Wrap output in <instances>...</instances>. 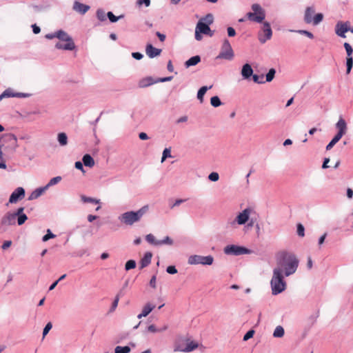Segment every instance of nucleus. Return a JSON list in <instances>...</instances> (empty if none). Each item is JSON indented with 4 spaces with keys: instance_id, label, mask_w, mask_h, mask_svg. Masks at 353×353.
<instances>
[{
    "instance_id": "obj_1",
    "label": "nucleus",
    "mask_w": 353,
    "mask_h": 353,
    "mask_svg": "<svg viewBox=\"0 0 353 353\" xmlns=\"http://www.w3.org/2000/svg\"><path fill=\"white\" fill-rule=\"evenodd\" d=\"M299 263V261L295 254L283 251L278 254L276 267L274 270L279 269L280 273L289 276L296 272Z\"/></svg>"
},
{
    "instance_id": "obj_2",
    "label": "nucleus",
    "mask_w": 353,
    "mask_h": 353,
    "mask_svg": "<svg viewBox=\"0 0 353 353\" xmlns=\"http://www.w3.org/2000/svg\"><path fill=\"white\" fill-rule=\"evenodd\" d=\"M258 219L259 214L255 209L253 207L248 206L239 212L235 219L230 221L229 224L232 227H235L236 225H243L248 223V228H252L257 222Z\"/></svg>"
},
{
    "instance_id": "obj_3",
    "label": "nucleus",
    "mask_w": 353,
    "mask_h": 353,
    "mask_svg": "<svg viewBox=\"0 0 353 353\" xmlns=\"http://www.w3.org/2000/svg\"><path fill=\"white\" fill-rule=\"evenodd\" d=\"M149 210L148 205H143L137 211H128L118 217V219L126 225H132L134 223L141 221L143 216L147 213Z\"/></svg>"
},
{
    "instance_id": "obj_4",
    "label": "nucleus",
    "mask_w": 353,
    "mask_h": 353,
    "mask_svg": "<svg viewBox=\"0 0 353 353\" xmlns=\"http://www.w3.org/2000/svg\"><path fill=\"white\" fill-rule=\"evenodd\" d=\"M286 282L284 280L283 274L280 273L279 270H273V274L270 281L272 294L277 295L286 289Z\"/></svg>"
},
{
    "instance_id": "obj_5",
    "label": "nucleus",
    "mask_w": 353,
    "mask_h": 353,
    "mask_svg": "<svg viewBox=\"0 0 353 353\" xmlns=\"http://www.w3.org/2000/svg\"><path fill=\"white\" fill-rule=\"evenodd\" d=\"M336 128L338 130V132L336 134L334 137V138L331 140V141L327 145L326 150H331L333 146L339 141V140L342 138V137L345 134L347 128V123L345 121L340 118L338 121V122L336 123Z\"/></svg>"
},
{
    "instance_id": "obj_6",
    "label": "nucleus",
    "mask_w": 353,
    "mask_h": 353,
    "mask_svg": "<svg viewBox=\"0 0 353 353\" xmlns=\"http://www.w3.org/2000/svg\"><path fill=\"white\" fill-rule=\"evenodd\" d=\"M314 13L315 9L314 7L306 8L304 14V21L306 23L317 26L323 21V14L322 13H317L316 14Z\"/></svg>"
},
{
    "instance_id": "obj_7",
    "label": "nucleus",
    "mask_w": 353,
    "mask_h": 353,
    "mask_svg": "<svg viewBox=\"0 0 353 353\" xmlns=\"http://www.w3.org/2000/svg\"><path fill=\"white\" fill-rule=\"evenodd\" d=\"M252 12L246 14V17L249 20L256 23H261L265 19V10L259 4H252Z\"/></svg>"
},
{
    "instance_id": "obj_8",
    "label": "nucleus",
    "mask_w": 353,
    "mask_h": 353,
    "mask_svg": "<svg viewBox=\"0 0 353 353\" xmlns=\"http://www.w3.org/2000/svg\"><path fill=\"white\" fill-rule=\"evenodd\" d=\"M214 31L212 30L210 26L202 21H199L195 27L194 37L196 41H201L203 39L202 34L212 37Z\"/></svg>"
},
{
    "instance_id": "obj_9",
    "label": "nucleus",
    "mask_w": 353,
    "mask_h": 353,
    "mask_svg": "<svg viewBox=\"0 0 353 353\" xmlns=\"http://www.w3.org/2000/svg\"><path fill=\"white\" fill-rule=\"evenodd\" d=\"M214 262V257L212 255L201 256L193 254L188 257V263L190 265H211Z\"/></svg>"
},
{
    "instance_id": "obj_10",
    "label": "nucleus",
    "mask_w": 353,
    "mask_h": 353,
    "mask_svg": "<svg viewBox=\"0 0 353 353\" xmlns=\"http://www.w3.org/2000/svg\"><path fill=\"white\" fill-rule=\"evenodd\" d=\"M223 252L227 255L240 256L243 254H250L252 250L243 246L237 245H228L224 248Z\"/></svg>"
},
{
    "instance_id": "obj_11",
    "label": "nucleus",
    "mask_w": 353,
    "mask_h": 353,
    "mask_svg": "<svg viewBox=\"0 0 353 353\" xmlns=\"http://www.w3.org/2000/svg\"><path fill=\"white\" fill-rule=\"evenodd\" d=\"M234 52L229 41L228 39H225L223 42L221 52L216 59L232 60L234 58Z\"/></svg>"
},
{
    "instance_id": "obj_12",
    "label": "nucleus",
    "mask_w": 353,
    "mask_h": 353,
    "mask_svg": "<svg viewBox=\"0 0 353 353\" xmlns=\"http://www.w3.org/2000/svg\"><path fill=\"white\" fill-rule=\"evenodd\" d=\"M272 35V31L270 24L268 22H264L261 31L259 33V40L261 43H265L270 39Z\"/></svg>"
},
{
    "instance_id": "obj_13",
    "label": "nucleus",
    "mask_w": 353,
    "mask_h": 353,
    "mask_svg": "<svg viewBox=\"0 0 353 353\" xmlns=\"http://www.w3.org/2000/svg\"><path fill=\"white\" fill-rule=\"evenodd\" d=\"M344 48L346 50V52H347V58H346V67H347V69H346V73L347 74H350V72H351V70L352 68V66H353V58H352V52H353V49L352 48V46H350V43H344Z\"/></svg>"
},
{
    "instance_id": "obj_14",
    "label": "nucleus",
    "mask_w": 353,
    "mask_h": 353,
    "mask_svg": "<svg viewBox=\"0 0 353 353\" xmlns=\"http://www.w3.org/2000/svg\"><path fill=\"white\" fill-rule=\"evenodd\" d=\"M16 223V211L8 212L1 218V224L3 226L14 225Z\"/></svg>"
},
{
    "instance_id": "obj_15",
    "label": "nucleus",
    "mask_w": 353,
    "mask_h": 353,
    "mask_svg": "<svg viewBox=\"0 0 353 353\" xmlns=\"http://www.w3.org/2000/svg\"><path fill=\"white\" fill-rule=\"evenodd\" d=\"M24 196L25 190L21 187H19L10 196L9 203H16L19 200L23 199Z\"/></svg>"
},
{
    "instance_id": "obj_16",
    "label": "nucleus",
    "mask_w": 353,
    "mask_h": 353,
    "mask_svg": "<svg viewBox=\"0 0 353 353\" xmlns=\"http://www.w3.org/2000/svg\"><path fill=\"white\" fill-rule=\"evenodd\" d=\"M349 29H347V21L343 22L339 21L335 26V32L336 34L342 37L345 38V33L348 32Z\"/></svg>"
},
{
    "instance_id": "obj_17",
    "label": "nucleus",
    "mask_w": 353,
    "mask_h": 353,
    "mask_svg": "<svg viewBox=\"0 0 353 353\" xmlns=\"http://www.w3.org/2000/svg\"><path fill=\"white\" fill-rule=\"evenodd\" d=\"M161 52V49L154 48L151 43H148L145 46V53L147 56L150 59H153L157 56H159Z\"/></svg>"
},
{
    "instance_id": "obj_18",
    "label": "nucleus",
    "mask_w": 353,
    "mask_h": 353,
    "mask_svg": "<svg viewBox=\"0 0 353 353\" xmlns=\"http://www.w3.org/2000/svg\"><path fill=\"white\" fill-rule=\"evenodd\" d=\"M23 211L24 208L23 207L19 208L16 210V221L19 225H23L28 219V216L26 214L23 213Z\"/></svg>"
},
{
    "instance_id": "obj_19",
    "label": "nucleus",
    "mask_w": 353,
    "mask_h": 353,
    "mask_svg": "<svg viewBox=\"0 0 353 353\" xmlns=\"http://www.w3.org/2000/svg\"><path fill=\"white\" fill-rule=\"evenodd\" d=\"M72 8L77 12L84 14L90 10V6L76 1Z\"/></svg>"
},
{
    "instance_id": "obj_20",
    "label": "nucleus",
    "mask_w": 353,
    "mask_h": 353,
    "mask_svg": "<svg viewBox=\"0 0 353 353\" xmlns=\"http://www.w3.org/2000/svg\"><path fill=\"white\" fill-rule=\"evenodd\" d=\"M242 77L244 79H248L253 74V70L249 63H245L243 65L241 71Z\"/></svg>"
},
{
    "instance_id": "obj_21",
    "label": "nucleus",
    "mask_w": 353,
    "mask_h": 353,
    "mask_svg": "<svg viewBox=\"0 0 353 353\" xmlns=\"http://www.w3.org/2000/svg\"><path fill=\"white\" fill-rule=\"evenodd\" d=\"M157 83V80H154L151 77H147L139 80L138 86L141 88H146Z\"/></svg>"
},
{
    "instance_id": "obj_22",
    "label": "nucleus",
    "mask_w": 353,
    "mask_h": 353,
    "mask_svg": "<svg viewBox=\"0 0 353 353\" xmlns=\"http://www.w3.org/2000/svg\"><path fill=\"white\" fill-rule=\"evenodd\" d=\"M57 38L66 43L74 42L72 37L64 30H59L57 31Z\"/></svg>"
},
{
    "instance_id": "obj_23",
    "label": "nucleus",
    "mask_w": 353,
    "mask_h": 353,
    "mask_svg": "<svg viewBox=\"0 0 353 353\" xmlns=\"http://www.w3.org/2000/svg\"><path fill=\"white\" fill-rule=\"evenodd\" d=\"M154 307V305L150 303H146L143 307L142 312L137 316L138 319L147 316Z\"/></svg>"
},
{
    "instance_id": "obj_24",
    "label": "nucleus",
    "mask_w": 353,
    "mask_h": 353,
    "mask_svg": "<svg viewBox=\"0 0 353 353\" xmlns=\"http://www.w3.org/2000/svg\"><path fill=\"white\" fill-rule=\"evenodd\" d=\"M152 257V254L150 252H147L146 253H145L143 257L141 259L140 268L142 269L148 266L151 263Z\"/></svg>"
},
{
    "instance_id": "obj_25",
    "label": "nucleus",
    "mask_w": 353,
    "mask_h": 353,
    "mask_svg": "<svg viewBox=\"0 0 353 353\" xmlns=\"http://www.w3.org/2000/svg\"><path fill=\"white\" fill-rule=\"evenodd\" d=\"M47 190L43 187H40L39 188H37L34 190L29 196L28 200H34L39 198L40 196H41L44 192H46Z\"/></svg>"
},
{
    "instance_id": "obj_26",
    "label": "nucleus",
    "mask_w": 353,
    "mask_h": 353,
    "mask_svg": "<svg viewBox=\"0 0 353 353\" xmlns=\"http://www.w3.org/2000/svg\"><path fill=\"white\" fill-rule=\"evenodd\" d=\"M55 48L59 50H73L75 48V44L74 42L66 43L65 44L58 42L56 43Z\"/></svg>"
},
{
    "instance_id": "obj_27",
    "label": "nucleus",
    "mask_w": 353,
    "mask_h": 353,
    "mask_svg": "<svg viewBox=\"0 0 353 353\" xmlns=\"http://www.w3.org/2000/svg\"><path fill=\"white\" fill-rule=\"evenodd\" d=\"M201 61V57L199 55L192 57L185 62V68H190L197 65Z\"/></svg>"
},
{
    "instance_id": "obj_28",
    "label": "nucleus",
    "mask_w": 353,
    "mask_h": 353,
    "mask_svg": "<svg viewBox=\"0 0 353 353\" xmlns=\"http://www.w3.org/2000/svg\"><path fill=\"white\" fill-rule=\"evenodd\" d=\"M198 346L199 345L197 343L192 341L188 342L186 346L184 348L179 349V350L184 352H190L196 349Z\"/></svg>"
},
{
    "instance_id": "obj_29",
    "label": "nucleus",
    "mask_w": 353,
    "mask_h": 353,
    "mask_svg": "<svg viewBox=\"0 0 353 353\" xmlns=\"http://www.w3.org/2000/svg\"><path fill=\"white\" fill-rule=\"evenodd\" d=\"M83 163L85 166L92 168L94 165V160L91 155L86 154L83 157Z\"/></svg>"
},
{
    "instance_id": "obj_30",
    "label": "nucleus",
    "mask_w": 353,
    "mask_h": 353,
    "mask_svg": "<svg viewBox=\"0 0 353 353\" xmlns=\"http://www.w3.org/2000/svg\"><path fill=\"white\" fill-rule=\"evenodd\" d=\"M212 88V85H211L210 86H203L197 92V99L200 101L201 103H202L203 101L204 94L208 90L211 89Z\"/></svg>"
},
{
    "instance_id": "obj_31",
    "label": "nucleus",
    "mask_w": 353,
    "mask_h": 353,
    "mask_svg": "<svg viewBox=\"0 0 353 353\" xmlns=\"http://www.w3.org/2000/svg\"><path fill=\"white\" fill-rule=\"evenodd\" d=\"M57 141L60 145L65 146L68 144V137L65 132H60L57 135Z\"/></svg>"
},
{
    "instance_id": "obj_32",
    "label": "nucleus",
    "mask_w": 353,
    "mask_h": 353,
    "mask_svg": "<svg viewBox=\"0 0 353 353\" xmlns=\"http://www.w3.org/2000/svg\"><path fill=\"white\" fill-rule=\"evenodd\" d=\"M14 94L15 92L12 89L8 88L0 95V101L5 98L14 97Z\"/></svg>"
},
{
    "instance_id": "obj_33",
    "label": "nucleus",
    "mask_w": 353,
    "mask_h": 353,
    "mask_svg": "<svg viewBox=\"0 0 353 353\" xmlns=\"http://www.w3.org/2000/svg\"><path fill=\"white\" fill-rule=\"evenodd\" d=\"M62 178L60 176H57L52 178L49 182L45 185L46 190H48L50 187L53 186L59 183L61 181Z\"/></svg>"
},
{
    "instance_id": "obj_34",
    "label": "nucleus",
    "mask_w": 353,
    "mask_h": 353,
    "mask_svg": "<svg viewBox=\"0 0 353 353\" xmlns=\"http://www.w3.org/2000/svg\"><path fill=\"white\" fill-rule=\"evenodd\" d=\"M284 334L285 331L283 327L281 325H278L273 332V336L275 338H281L283 336Z\"/></svg>"
},
{
    "instance_id": "obj_35",
    "label": "nucleus",
    "mask_w": 353,
    "mask_h": 353,
    "mask_svg": "<svg viewBox=\"0 0 353 353\" xmlns=\"http://www.w3.org/2000/svg\"><path fill=\"white\" fill-rule=\"evenodd\" d=\"M145 240L150 244L160 245V243H159V240H157L155 236L152 234H147L145 236Z\"/></svg>"
},
{
    "instance_id": "obj_36",
    "label": "nucleus",
    "mask_w": 353,
    "mask_h": 353,
    "mask_svg": "<svg viewBox=\"0 0 353 353\" xmlns=\"http://www.w3.org/2000/svg\"><path fill=\"white\" fill-rule=\"evenodd\" d=\"M107 17L109 19L110 22L115 23L118 20L123 19L124 17V15L121 14L118 17H116L112 12H108Z\"/></svg>"
},
{
    "instance_id": "obj_37",
    "label": "nucleus",
    "mask_w": 353,
    "mask_h": 353,
    "mask_svg": "<svg viewBox=\"0 0 353 353\" xmlns=\"http://www.w3.org/2000/svg\"><path fill=\"white\" fill-rule=\"evenodd\" d=\"M131 349L129 346H117L114 353H129Z\"/></svg>"
},
{
    "instance_id": "obj_38",
    "label": "nucleus",
    "mask_w": 353,
    "mask_h": 353,
    "mask_svg": "<svg viewBox=\"0 0 353 353\" xmlns=\"http://www.w3.org/2000/svg\"><path fill=\"white\" fill-rule=\"evenodd\" d=\"M199 21H202L203 23H205L210 26L214 21V17L210 13L206 14L204 17H202Z\"/></svg>"
},
{
    "instance_id": "obj_39",
    "label": "nucleus",
    "mask_w": 353,
    "mask_h": 353,
    "mask_svg": "<svg viewBox=\"0 0 353 353\" xmlns=\"http://www.w3.org/2000/svg\"><path fill=\"white\" fill-rule=\"evenodd\" d=\"M97 17L101 21H104L106 20L107 14L102 9H98L97 10Z\"/></svg>"
},
{
    "instance_id": "obj_40",
    "label": "nucleus",
    "mask_w": 353,
    "mask_h": 353,
    "mask_svg": "<svg viewBox=\"0 0 353 353\" xmlns=\"http://www.w3.org/2000/svg\"><path fill=\"white\" fill-rule=\"evenodd\" d=\"M210 103L213 107L217 108L221 105V101L219 97L214 96L210 99Z\"/></svg>"
},
{
    "instance_id": "obj_41",
    "label": "nucleus",
    "mask_w": 353,
    "mask_h": 353,
    "mask_svg": "<svg viewBox=\"0 0 353 353\" xmlns=\"http://www.w3.org/2000/svg\"><path fill=\"white\" fill-rule=\"evenodd\" d=\"M276 70L274 68H271L266 74L265 78L267 82H270L274 78Z\"/></svg>"
},
{
    "instance_id": "obj_42",
    "label": "nucleus",
    "mask_w": 353,
    "mask_h": 353,
    "mask_svg": "<svg viewBox=\"0 0 353 353\" xmlns=\"http://www.w3.org/2000/svg\"><path fill=\"white\" fill-rule=\"evenodd\" d=\"M81 201L84 203H99V200H97V199H93L91 197H88L84 195H82L81 196Z\"/></svg>"
},
{
    "instance_id": "obj_43",
    "label": "nucleus",
    "mask_w": 353,
    "mask_h": 353,
    "mask_svg": "<svg viewBox=\"0 0 353 353\" xmlns=\"http://www.w3.org/2000/svg\"><path fill=\"white\" fill-rule=\"evenodd\" d=\"M136 267V261L134 260H129L125 263V269L126 271L134 269Z\"/></svg>"
},
{
    "instance_id": "obj_44",
    "label": "nucleus",
    "mask_w": 353,
    "mask_h": 353,
    "mask_svg": "<svg viewBox=\"0 0 353 353\" xmlns=\"http://www.w3.org/2000/svg\"><path fill=\"white\" fill-rule=\"evenodd\" d=\"M120 296H121V292L118 293L115 298H114V300L113 301L112 303V306H111V308H110V311L112 312L114 311L117 307L118 306V303H119V299H120Z\"/></svg>"
},
{
    "instance_id": "obj_45",
    "label": "nucleus",
    "mask_w": 353,
    "mask_h": 353,
    "mask_svg": "<svg viewBox=\"0 0 353 353\" xmlns=\"http://www.w3.org/2000/svg\"><path fill=\"white\" fill-rule=\"evenodd\" d=\"M292 32H298L301 34H303V35H305L306 37H307L308 38L310 39H313L314 38V35L312 32L307 31V30H291Z\"/></svg>"
},
{
    "instance_id": "obj_46",
    "label": "nucleus",
    "mask_w": 353,
    "mask_h": 353,
    "mask_svg": "<svg viewBox=\"0 0 353 353\" xmlns=\"http://www.w3.org/2000/svg\"><path fill=\"white\" fill-rule=\"evenodd\" d=\"M168 157H171V150L170 148H165L163 151L161 162L163 163Z\"/></svg>"
},
{
    "instance_id": "obj_47",
    "label": "nucleus",
    "mask_w": 353,
    "mask_h": 353,
    "mask_svg": "<svg viewBox=\"0 0 353 353\" xmlns=\"http://www.w3.org/2000/svg\"><path fill=\"white\" fill-rule=\"evenodd\" d=\"M54 237H55V235L53 233H52V232L50 231V229H48V230H47V234L43 236L42 241L46 242V241H48L49 239H53Z\"/></svg>"
},
{
    "instance_id": "obj_48",
    "label": "nucleus",
    "mask_w": 353,
    "mask_h": 353,
    "mask_svg": "<svg viewBox=\"0 0 353 353\" xmlns=\"http://www.w3.org/2000/svg\"><path fill=\"white\" fill-rule=\"evenodd\" d=\"M219 179V175L217 172H213L208 175V179L211 181H217Z\"/></svg>"
},
{
    "instance_id": "obj_49",
    "label": "nucleus",
    "mask_w": 353,
    "mask_h": 353,
    "mask_svg": "<svg viewBox=\"0 0 353 353\" xmlns=\"http://www.w3.org/2000/svg\"><path fill=\"white\" fill-rule=\"evenodd\" d=\"M297 234L301 237L305 235V228L301 223L297 225Z\"/></svg>"
},
{
    "instance_id": "obj_50",
    "label": "nucleus",
    "mask_w": 353,
    "mask_h": 353,
    "mask_svg": "<svg viewBox=\"0 0 353 353\" xmlns=\"http://www.w3.org/2000/svg\"><path fill=\"white\" fill-rule=\"evenodd\" d=\"M159 243H160V245L163 244L172 245L173 241L169 236H165L163 240L159 241Z\"/></svg>"
},
{
    "instance_id": "obj_51",
    "label": "nucleus",
    "mask_w": 353,
    "mask_h": 353,
    "mask_svg": "<svg viewBox=\"0 0 353 353\" xmlns=\"http://www.w3.org/2000/svg\"><path fill=\"white\" fill-rule=\"evenodd\" d=\"M263 76L259 77L257 74H252V79L256 83H264Z\"/></svg>"
},
{
    "instance_id": "obj_52",
    "label": "nucleus",
    "mask_w": 353,
    "mask_h": 353,
    "mask_svg": "<svg viewBox=\"0 0 353 353\" xmlns=\"http://www.w3.org/2000/svg\"><path fill=\"white\" fill-rule=\"evenodd\" d=\"M136 3L139 7L142 5H144L145 7H148L150 5V0H137Z\"/></svg>"
},
{
    "instance_id": "obj_53",
    "label": "nucleus",
    "mask_w": 353,
    "mask_h": 353,
    "mask_svg": "<svg viewBox=\"0 0 353 353\" xmlns=\"http://www.w3.org/2000/svg\"><path fill=\"white\" fill-rule=\"evenodd\" d=\"M52 325L50 322L48 323L44 329H43V337H44L48 332L49 331L52 329Z\"/></svg>"
},
{
    "instance_id": "obj_54",
    "label": "nucleus",
    "mask_w": 353,
    "mask_h": 353,
    "mask_svg": "<svg viewBox=\"0 0 353 353\" xmlns=\"http://www.w3.org/2000/svg\"><path fill=\"white\" fill-rule=\"evenodd\" d=\"M254 334V330H250L244 335L243 341H248L250 339L252 338Z\"/></svg>"
},
{
    "instance_id": "obj_55",
    "label": "nucleus",
    "mask_w": 353,
    "mask_h": 353,
    "mask_svg": "<svg viewBox=\"0 0 353 353\" xmlns=\"http://www.w3.org/2000/svg\"><path fill=\"white\" fill-rule=\"evenodd\" d=\"M166 272L168 273V274H176L177 272V270L176 268H175V266L174 265H170L166 269Z\"/></svg>"
},
{
    "instance_id": "obj_56",
    "label": "nucleus",
    "mask_w": 353,
    "mask_h": 353,
    "mask_svg": "<svg viewBox=\"0 0 353 353\" xmlns=\"http://www.w3.org/2000/svg\"><path fill=\"white\" fill-rule=\"evenodd\" d=\"M7 166L3 158V152H0V169H6Z\"/></svg>"
},
{
    "instance_id": "obj_57",
    "label": "nucleus",
    "mask_w": 353,
    "mask_h": 353,
    "mask_svg": "<svg viewBox=\"0 0 353 353\" xmlns=\"http://www.w3.org/2000/svg\"><path fill=\"white\" fill-rule=\"evenodd\" d=\"M4 137L6 138L7 140L9 141H13V143H17V137L12 134H8L7 135H5Z\"/></svg>"
},
{
    "instance_id": "obj_58",
    "label": "nucleus",
    "mask_w": 353,
    "mask_h": 353,
    "mask_svg": "<svg viewBox=\"0 0 353 353\" xmlns=\"http://www.w3.org/2000/svg\"><path fill=\"white\" fill-rule=\"evenodd\" d=\"M31 94L28 93L23 92H15L14 97L17 98H27L29 97Z\"/></svg>"
},
{
    "instance_id": "obj_59",
    "label": "nucleus",
    "mask_w": 353,
    "mask_h": 353,
    "mask_svg": "<svg viewBox=\"0 0 353 353\" xmlns=\"http://www.w3.org/2000/svg\"><path fill=\"white\" fill-rule=\"evenodd\" d=\"M83 165V163H81V161H77L75 162L74 166L77 169L81 170L83 172H85Z\"/></svg>"
},
{
    "instance_id": "obj_60",
    "label": "nucleus",
    "mask_w": 353,
    "mask_h": 353,
    "mask_svg": "<svg viewBox=\"0 0 353 353\" xmlns=\"http://www.w3.org/2000/svg\"><path fill=\"white\" fill-rule=\"evenodd\" d=\"M132 57L137 60H141L143 57V55L140 52H132Z\"/></svg>"
},
{
    "instance_id": "obj_61",
    "label": "nucleus",
    "mask_w": 353,
    "mask_h": 353,
    "mask_svg": "<svg viewBox=\"0 0 353 353\" xmlns=\"http://www.w3.org/2000/svg\"><path fill=\"white\" fill-rule=\"evenodd\" d=\"M227 31L229 37H234L236 35V31L232 27H228Z\"/></svg>"
},
{
    "instance_id": "obj_62",
    "label": "nucleus",
    "mask_w": 353,
    "mask_h": 353,
    "mask_svg": "<svg viewBox=\"0 0 353 353\" xmlns=\"http://www.w3.org/2000/svg\"><path fill=\"white\" fill-rule=\"evenodd\" d=\"M11 245H12V241H6L3 242V243L2 246H1V248L3 250H6L8 248H10Z\"/></svg>"
},
{
    "instance_id": "obj_63",
    "label": "nucleus",
    "mask_w": 353,
    "mask_h": 353,
    "mask_svg": "<svg viewBox=\"0 0 353 353\" xmlns=\"http://www.w3.org/2000/svg\"><path fill=\"white\" fill-rule=\"evenodd\" d=\"M148 330L150 332L155 333L159 332V329L154 325H150L148 327Z\"/></svg>"
},
{
    "instance_id": "obj_64",
    "label": "nucleus",
    "mask_w": 353,
    "mask_h": 353,
    "mask_svg": "<svg viewBox=\"0 0 353 353\" xmlns=\"http://www.w3.org/2000/svg\"><path fill=\"white\" fill-rule=\"evenodd\" d=\"M156 280H157V277L155 275H154L152 276V278L150 281V285L153 288H156Z\"/></svg>"
}]
</instances>
